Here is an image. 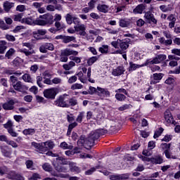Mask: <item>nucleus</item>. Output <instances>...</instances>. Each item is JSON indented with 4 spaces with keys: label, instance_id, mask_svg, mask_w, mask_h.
I'll return each mask as SVG.
<instances>
[{
    "label": "nucleus",
    "instance_id": "1",
    "mask_svg": "<svg viewBox=\"0 0 180 180\" xmlns=\"http://www.w3.org/2000/svg\"><path fill=\"white\" fill-rule=\"evenodd\" d=\"M103 133H105V130L103 129H97L91 131L88 137V142H86L87 146L92 147V146H94V143H95V140H98L99 136L101 134H103Z\"/></svg>",
    "mask_w": 180,
    "mask_h": 180
},
{
    "label": "nucleus",
    "instance_id": "2",
    "mask_svg": "<svg viewBox=\"0 0 180 180\" xmlns=\"http://www.w3.org/2000/svg\"><path fill=\"white\" fill-rule=\"evenodd\" d=\"M69 56H78V51L65 49L60 51V61L61 63H67Z\"/></svg>",
    "mask_w": 180,
    "mask_h": 180
},
{
    "label": "nucleus",
    "instance_id": "3",
    "mask_svg": "<svg viewBox=\"0 0 180 180\" xmlns=\"http://www.w3.org/2000/svg\"><path fill=\"white\" fill-rule=\"evenodd\" d=\"M58 94V89L52 87L44 91V96L47 99H55L56 96Z\"/></svg>",
    "mask_w": 180,
    "mask_h": 180
},
{
    "label": "nucleus",
    "instance_id": "4",
    "mask_svg": "<svg viewBox=\"0 0 180 180\" xmlns=\"http://www.w3.org/2000/svg\"><path fill=\"white\" fill-rule=\"evenodd\" d=\"M22 46L27 47L30 51L26 49H21L19 50L20 53H23L27 57H29V56H32V54H34V50L32 49L33 47L32 46V44L25 42L22 44Z\"/></svg>",
    "mask_w": 180,
    "mask_h": 180
},
{
    "label": "nucleus",
    "instance_id": "5",
    "mask_svg": "<svg viewBox=\"0 0 180 180\" xmlns=\"http://www.w3.org/2000/svg\"><path fill=\"white\" fill-rule=\"evenodd\" d=\"M32 147H34V148H36L38 153H41V154H43V153H46L48 151L47 147L46 146V142H41L39 143L32 142Z\"/></svg>",
    "mask_w": 180,
    "mask_h": 180
},
{
    "label": "nucleus",
    "instance_id": "6",
    "mask_svg": "<svg viewBox=\"0 0 180 180\" xmlns=\"http://www.w3.org/2000/svg\"><path fill=\"white\" fill-rule=\"evenodd\" d=\"M144 18L148 23H153V25H157L158 20L154 17V14L151 11H147L144 14Z\"/></svg>",
    "mask_w": 180,
    "mask_h": 180
},
{
    "label": "nucleus",
    "instance_id": "7",
    "mask_svg": "<svg viewBox=\"0 0 180 180\" xmlns=\"http://www.w3.org/2000/svg\"><path fill=\"white\" fill-rule=\"evenodd\" d=\"M53 75L49 70H46L42 73V78L44 79V84L46 85H51V77Z\"/></svg>",
    "mask_w": 180,
    "mask_h": 180
},
{
    "label": "nucleus",
    "instance_id": "8",
    "mask_svg": "<svg viewBox=\"0 0 180 180\" xmlns=\"http://www.w3.org/2000/svg\"><path fill=\"white\" fill-rule=\"evenodd\" d=\"M39 19H44L46 25H53V23H54V17L51 14L40 15Z\"/></svg>",
    "mask_w": 180,
    "mask_h": 180
},
{
    "label": "nucleus",
    "instance_id": "9",
    "mask_svg": "<svg viewBox=\"0 0 180 180\" xmlns=\"http://www.w3.org/2000/svg\"><path fill=\"white\" fill-rule=\"evenodd\" d=\"M4 110H13L15 109V100L11 99L2 105Z\"/></svg>",
    "mask_w": 180,
    "mask_h": 180
},
{
    "label": "nucleus",
    "instance_id": "10",
    "mask_svg": "<svg viewBox=\"0 0 180 180\" xmlns=\"http://www.w3.org/2000/svg\"><path fill=\"white\" fill-rule=\"evenodd\" d=\"M54 105L56 106H59L60 108H69L70 105L65 102L64 100V97L60 96L56 101L54 102Z\"/></svg>",
    "mask_w": 180,
    "mask_h": 180
},
{
    "label": "nucleus",
    "instance_id": "11",
    "mask_svg": "<svg viewBox=\"0 0 180 180\" xmlns=\"http://www.w3.org/2000/svg\"><path fill=\"white\" fill-rule=\"evenodd\" d=\"M74 29L75 32H79L80 36H85L86 34V32H85V30H86V27L84 24L80 23L77 26H74Z\"/></svg>",
    "mask_w": 180,
    "mask_h": 180
},
{
    "label": "nucleus",
    "instance_id": "12",
    "mask_svg": "<svg viewBox=\"0 0 180 180\" xmlns=\"http://www.w3.org/2000/svg\"><path fill=\"white\" fill-rule=\"evenodd\" d=\"M167 60V56L165 55H158L155 58H153L151 61L148 60V64H160V63Z\"/></svg>",
    "mask_w": 180,
    "mask_h": 180
},
{
    "label": "nucleus",
    "instance_id": "13",
    "mask_svg": "<svg viewBox=\"0 0 180 180\" xmlns=\"http://www.w3.org/2000/svg\"><path fill=\"white\" fill-rule=\"evenodd\" d=\"M97 95L98 96H104V98H109L110 96V92L108 91V89L97 87Z\"/></svg>",
    "mask_w": 180,
    "mask_h": 180
},
{
    "label": "nucleus",
    "instance_id": "14",
    "mask_svg": "<svg viewBox=\"0 0 180 180\" xmlns=\"http://www.w3.org/2000/svg\"><path fill=\"white\" fill-rule=\"evenodd\" d=\"M163 75L162 73H154L152 76V80L150 81L151 85H154L162 79Z\"/></svg>",
    "mask_w": 180,
    "mask_h": 180
},
{
    "label": "nucleus",
    "instance_id": "15",
    "mask_svg": "<svg viewBox=\"0 0 180 180\" xmlns=\"http://www.w3.org/2000/svg\"><path fill=\"white\" fill-rule=\"evenodd\" d=\"M164 117L167 123H168L169 124L170 123H174V118L172 117V114H171V111H169V110H167L165 112Z\"/></svg>",
    "mask_w": 180,
    "mask_h": 180
},
{
    "label": "nucleus",
    "instance_id": "16",
    "mask_svg": "<svg viewBox=\"0 0 180 180\" xmlns=\"http://www.w3.org/2000/svg\"><path fill=\"white\" fill-rule=\"evenodd\" d=\"M112 74L114 77H119L120 75L124 74V68H123V66H119L112 70Z\"/></svg>",
    "mask_w": 180,
    "mask_h": 180
},
{
    "label": "nucleus",
    "instance_id": "17",
    "mask_svg": "<svg viewBox=\"0 0 180 180\" xmlns=\"http://www.w3.org/2000/svg\"><path fill=\"white\" fill-rule=\"evenodd\" d=\"M8 179L25 180V177L16 174L15 172H11L8 174Z\"/></svg>",
    "mask_w": 180,
    "mask_h": 180
},
{
    "label": "nucleus",
    "instance_id": "18",
    "mask_svg": "<svg viewBox=\"0 0 180 180\" xmlns=\"http://www.w3.org/2000/svg\"><path fill=\"white\" fill-rule=\"evenodd\" d=\"M130 43V39H127L125 41H123L122 42L120 43V49H121V50L122 51H124V50H127L129 49V46Z\"/></svg>",
    "mask_w": 180,
    "mask_h": 180
},
{
    "label": "nucleus",
    "instance_id": "19",
    "mask_svg": "<svg viewBox=\"0 0 180 180\" xmlns=\"http://www.w3.org/2000/svg\"><path fill=\"white\" fill-rule=\"evenodd\" d=\"M22 23H25V25H30L31 26H34V25H36V20H34L32 17L25 18H22Z\"/></svg>",
    "mask_w": 180,
    "mask_h": 180
},
{
    "label": "nucleus",
    "instance_id": "20",
    "mask_svg": "<svg viewBox=\"0 0 180 180\" xmlns=\"http://www.w3.org/2000/svg\"><path fill=\"white\" fill-rule=\"evenodd\" d=\"M167 20H169L170 22L169 23V27H170V29H172V27H175V22H176V18H175V15L171 14L167 17Z\"/></svg>",
    "mask_w": 180,
    "mask_h": 180
},
{
    "label": "nucleus",
    "instance_id": "21",
    "mask_svg": "<svg viewBox=\"0 0 180 180\" xmlns=\"http://www.w3.org/2000/svg\"><path fill=\"white\" fill-rule=\"evenodd\" d=\"M22 75V72L20 71L15 72L14 75L10 77V81L12 84H16L18 82V77H20Z\"/></svg>",
    "mask_w": 180,
    "mask_h": 180
},
{
    "label": "nucleus",
    "instance_id": "22",
    "mask_svg": "<svg viewBox=\"0 0 180 180\" xmlns=\"http://www.w3.org/2000/svg\"><path fill=\"white\" fill-rule=\"evenodd\" d=\"M53 167L58 172H67L68 171V168L65 166H61L56 163H53Z\"/></svg>",
    "mask_w": 180,
    "mask_h": 180
},
{
    "label": "nucleus",
    "instance_id": "23",
    "mask_svg": "<svg viewBox=\"0 0 180 180\" xmlns=\"http://www.w3.org/2000/svg\"><path fill=\"white\" fill-rule=\"evenodd\" d=\"M108 9L109 6H107L106 4H98L97 6V10L103 13H108Z\"/></svg>",
    "mask_w": 180,
    "mask_h": 180
},
{
    "label": "nucleus",
    "instance_id": "24",
    "mask_svg": "<svg viewBox=\"0 0 180 180\" xmlns=\"http://www.w3.org/2000/svg\"><path fill=\"white\" fill-rule=\"evenodd\" d=\"M148 60H146V62L145 63V64L143 65H137V64H134L133 63H129V65H130V70H131L132 71H134L135 70H137V68H140L141 67H144L146 65H148Z\"/></svg>",
    "mask_w": 180,
    "mask_h": 180
},
{
    "label": "nucleus",
    "instance_id": "25",
    "mask_svg": "<svg viewBox=\"0 0 180 180\" xmlns=\"http://www.w3.org/2000/svg\"><path fill=\"white\" fill-rule=\"evenodd\" d=\"M146 10V6L143 4L138 5L133 11L134 13H143Z\"/></svg>",
    "mask_w": 180,
    "mask_h": 180
},
{
    "label": "nucleus",
    "instance_id": "26",
    "mask_svg": "<svg viewBox=\"0 0 180 180\" xmlns=\"http://www.w3.org/2000/svg\"><path fill=\"white\" fill-rule=\"evenodd\" d=\"M15 53H16V50L13 48H11L5 54V57L8 58V60H11L13 56H15Z\"/></svg>",
    "mask_w": 180,
    "mask_h": 180
},
{
    "label": "nucleus",
    "instance_id": "27",
    "mask_svg": "<svg viewBox=\"0 0 180 180\" xmlns=\"http://www.w3.org/2000/svg\"><path fill=\"white\" fill-rule=\"evenodd\" d=\"M150 162L152 164H162L164 160L160 156H155V158H150Z\"/></svg>",
    "mask_w": 180,
    "mask_h": 180
},
{
    "label": "nucleus",
    "instance_id": "28",
    "mask_svg": "<svg viewBox=\"0 0 180 180\" xmlns=\"http://www.w3.org/2000/svg\"><path fill=\"white\" fill-rule=\"evenodd\" d=\"M1 150L2 154L4 155V157H11V153L9 151V148L7 146H1Z\"/></svg>",
    "mask_w": 180,
    "mask_h": 180
},
{
    "label": "nucleus",
    "instance_id": "29",
    "mask_svg": "<svg viewBox=\"0 0 180 180\" xmlns=\"http://www.w3.org/2000/svg\"><path fill=\"white\" fill-rule=\"evenodd\" d=\"M60 147L63 150H72V148H74V146L72 144H68L67 142H62L60 144Z\"/></svg>",
    "mask_w": 180,
    "mask_h": 180
},
{
    "label": "nucleus",
    "instance_id": "30",
    "mask_svg": "<svg viewBox=\"0 0 180 180\" xmlns=\"http://www.w3.org/2000/svg\"><path fill=\"white\" fill-rule=\"evenodd\" d=\"M12 8H13V3L9 1H5L4 3V9L6 12H9Z\"/></svg>",
    "mask_w": 180,
    "mask_h": 180
},
{
    "label": "nucleus",
    "instance_id": "31",
    "mask_svg": "<svg viewBox=\"0 0 180 180\" xmlns=\"http://www.w3.org/2000/svg\"><path fill=\"white\" fill-rule=\"evenodd\" d=\"M69 165L71 172H77V174L81 172V169H79V167L75 165V163L69 162Z\"/></svg>",
    "mask_w": 180,
    "mask_h": 180
},
{
    "label": "nucleus",
    "instance_id": "32",
    "mask_svg": "<svg viewBox=\"0 0 180 180\" xmlns=\"http://www.w3.org/2000/svg\"><path fill=\"white\" fill-rule=\"evenodd\" d=\"M22 78L25 82L33 84V79L32 78V76H30V75L25 73L24 75H22Z\"/></svg>",
    "mask_w": 180,
    "mask_h": 180
},
{
    "label": "nucleus",
    "instance_id": "33",
    "mask_svg": "<svg viewBox=\"0 0 180 180\" xmlns=\"http://www.w3.org/2000/svg\"><path fill=\"white\" fill-rule=\"evenodd\" d=\"M7 42L6 41H0V54H4L8 46H6Z\"/></svg>",
    "mask_w": 180,
    "mask_h": 180
},
{
    "label": "nucleus",
    "instance_id": "34",
    "mask_svg": "<svg viewBox=\"0 0 180 180\" xmlns=\"http://www.w3.org/2000/svg\"><path fill=\"white\" fill-rule=\"evenodd\" d=\"M98 51L102 54H108L109 53V46L108 45H103L98 49Z\"/></svg>",
    "mask_w": 180,
    "mask_h": 180
},
{
    "label": "nucleus",
    "instance_id": "35",
    "mask_svg": "<svg viewBox=\"0 0 180 180\" xmlns=\"http://www.w3.org/2000/svg\"><path fill=\"white\" fill-rule=\"evenodd\" d=\"M119 25L120 27H129V26H130V22H129V21H126L124 19H121L119 21Z\"/></svg>",
    "mask_w": 180,
    "mask_h": 180
},
{
    "label": "nucleus",
    "instance_id": "36",
    "mask_svg": "<svg viewBox=\"0 0 180 180\" xmlns=\"http://www.w3.org/2000/svg\"><path fill=\"white\" fill-rule=\"evenodd\" d=\"M23 134L25 136L30 135L33 136L34 133H36V130L34 129H27L22 131Z\"/></svg>",
    "mask_w": 180,
    "mask_h": 180
},
{
    "label": "nucleus",
    "instance_id": "37",
    "mask_svg": "<svg viewBox=\"0 0 180 180\" xmlns=\"http://www.w3.org/2000/svg\"><path fill=\"white\" fill-rule=\"evenodd\" d=\"M45 145L47 147V150H53L54 147H56V144H54V142L52 141H48L45 142Z\"/></svg>",
    "mask_w": 180,
    "mask_h": 180
},
{
    "label": "nucleus",
    "instance_id": "38",
    "mask_svg": "<svg viewBox=\"0 0 180 180\" xmlns=\"http://www.w3.org/2000/svg\"><path fill=\"white\" fill-rule=\"evenodd\" d=\"M14 89L15 91H18V92H20L22 91V82H17L15 84H12Z\"/></svg>",
    "mask_w": 180,
    "mask_h": 180
},
{
    "label": "nucleus",
    "instance_id": "39",
    "mask_svg": "<svg viewBox=\"0 0 180 180\" xmlns=\"http://www.w3.org/2000/svg\"><path fill=\"white\" fill-rule=\"evenodd\" d=\"M47 33V31L44 30H38L37 31H34L33 32V34L34 36V37H36V36H44V34H46Z\"/></svg>",
    "mask_w": 180,
    "mask_h": 180
},
{
    "label": "nucleus",
    "instance_id": "40",
    "mask_svg": "<svg viewBox=\"0 0 180 180\" xmlns=\"http://www.w3.org/2000/svg\"><path fill=\"white\" fill-rule=\"evenodd\" d=\"M75 40V37L64 36L63 37V43H70V41H74Z\"/></svg>",
    "mask_w": 180,
    "mask_h": 180
},
{
    "label": "nucleus",
    "instance_id": "41",
    "mask_svg": "<svg viewBox=\"0 0 180 180\" xmlns=\"http://www.w3.org/2000/svg\"><path fill=\"white\" fill-rule=\"evenodd\" d=\"M35 25H38L39 26H46L47 24H46L44 19L40 18L39 17V18L35 20Z\"/></svg>",
    "mask_w": 180,
    "mask_h": 180
},
{
    "label": "nucleus",
    "instance_id": "42",
    "mask_svg": "<svg viewBox=\"0 0 180 180\" xmlns=\"http://www.w3.org/2000/svg\"><path fill=\"white\" fill-rule=\"evenodd\" d=\"M160 9L162 11V12H169L172 11V8L171 6L165 5L160 6Z\"/></svg>",
    "mask_w": 180,
    "mask_h": 180
},
{
    "label": "nucleus",
    "instance_id": "43",
    "mask_svg": "<svg viewBox=\"0 0 180 180\" xmlns=\"http://www.w3.org/2000/svg\"><path fill=\"white\" fill-rule=\"evenodd\" d=\"M23 14L22 13H19L15 15H14L13 20L14 22H20L22 23V21L23 20Z\"/></svg>",
    "mask_w": 180,
    "mask_h": 180
},
{
    "label": "nucleus",
    "instance_id": "44",
    "mask_svg": "<svg viewBox=\"0 0 180 180\" xmlns=\"http://www.w3.org/2000/svg\"><path fill=\"white\" fill-rule=\"evenodd\" d=\"M115 99H117V101H119L120 102H123V101L126 99V96L122 94L117 93L115 94Z\"/></svg>",
    "mask_w": 180,
    "mask_h": 180
},
{
    "label": "nucleus",
    "instance_id": "45",
    "mask_svg": "<svg viewBox=\"0 0 180 180\" xmlns=\"http://www.w3.org/2000/svg\"><path fill=\"white\" fill-rule=\"evenodd\" d=\"M65 20L68 25H72V20H74V17L70 13H68L65 16Z\"/></svg>",
    "mask_w": 180,
    "mask_h": 180
},
{
    "label": "nucleus",
    "instance_id": "46",
    "mask_svg": "<svg viewBox=\"0 0 180 180\" xmlns=\"http://www.w3.org/2000/svg\"><path fill=\"white\" fill-rule=\"evenodd\" d=\"M51 85L54 84L55 85H58V84H61L63 82V79L60 77H54L52 80L51 79Z\"/></svg>",
    "mask_w": 180,
    "mask_h": 180
},
{
    "label": "nucleus",
    "instance_id": "47",
    "mask_svg": "<svg viewBox=\"0 0 180 180\" xmlns=\"http://www.w3.org/2000/svg\"><path fill=\"white\" fill-rule=\"evenodd\" d=\"M82 88H84V86H82V84H78V83L73 84L71 86V89L72 91H75V89H82Z\"/></svg>",
    "mask_w": 180,
    "mask_h": 180
},
{
    "label": "nucleus",
    "instance_id": "48",
    "mask_svg": "<svg viewBox=\"0 0 180 180\" xmlns=\"http://www.w3.org/2000/svg\"><path fill=\"white\" fill-rule=\"evenodd\" d=\"M0 29H2V30H8V29H9V26L1 19H0Z\"/></svg>",
    "mask_w": 180,
    "mask_h": 180
},
{
    "label": "nucleus",
    "instance_id": "49",
    "mask_svg": "<svg viewBox=\"0 0 180 180\" xmlns=\"http://www.w3.org/2000/svg\"><path fill=\"white\" fill-rule=\"evenodd\" d=\"M96 61H98V57L93 56L88 59L87 64L88 65H92V64H94Z\"/></svg>",
    "mask_w": 180,
    "mask_h": 180
},
{
    "label": "nucleus",
    "instance_id": "50",
    "mask_svg": "<svg viewBox=\"0 0 180 180\" xmlns=\"http://www.w3.org/2000/svg\"><path fill=\"white\" fill-rule=\"evenodd\" d=\"M56 161H60V164H62L63 165H67L69 164L68 161H67V160H65V158H63V157H58L56 158Z\"/></svg>",
    "mask_w": 180,
    "mask_h": 180
},
{
    "label": "nucleus",
    "instance_id": "51",
    "mask_svg": "<svg viewBox=\"0 0 180 180\" xmlns=\"http://www.w3.org/2000/svg\"><path fill=\"white\" fill-rule=\"evenodd\" d=\"M110 180H122L120 174H112L109 176Z\"/></svg>",
    "mask_w": 180,
    "mask_h": 180
},
{
    "label": "nucleus",
    "instance_id": "52",
    "mask_svg": "<svg viewBox=\"0 0 180 180\" xmlns=\"http://www.w3.org/2000/svg\"><path fill=\"white\" fill-rule=\"evenodd\" d=\"M130 106H131L130 104H124L120 106L118 108V110H120V112H123V110H127V109H130Z\"/></svg>",
    "mask_w": 180,
    "mask_h": 180
},
{
    "label": "nucleus",
    "instance_id": "53",
    "mask_svg": "<svg viewBox=\"0 0 180 180\" xmlns=\"http://www.w3.org/2000/svg\"><path fill=\"white\" fill-rule=\"evenodd\" d=\"M55 27H56L57 30H61V29H64V27H65V25L58 21L55 22Z\"/></svg>",
    "mask_w": 180,
    "mask_h": 180
},
{
    "label": "nucleus",
    "instance_id": "54",
    "mask_svg": "<svg viewBox=\"0 0 180 180\" xmlns=\"http://www.w3.org/2000/svg\"><path fill=\"white\" fill-rule=\"evenodd\" d=\"M88 143V138L85 139V137L81 136L77 141V144H86Z\"/></svg>",
    "mask_w": 180,
    "mask_h": 180
},
{
    "label": "nucleus",
    "instance_id": "55",
    "mask_svg": "<svg viewBox=\"0 0 180 180\" xmlns=\"http://www.w3.org/2000/svg\"><path fill=\"white\" fill-rule=\"evenodd\" d=\"M42 168L44 169V171L50 172L51 170V165H50L49 163H44L42 165Z\"/></svg>",
    "mask_w": 180,
    "mask_h": 180
},
{
    "label": "nucleus",
    "instance_id": "56",
    "mask_svg": "<svg viewBox=\"0 0 180 180\" xmlns=\"http://www.w3.org/2000/svg\"><path fill=\"white\" fill-rule=\"evenodd\" d=\"M6 39L8 40V41H15L16 40V38L13 35H11L8 34H6Z\"/></svg>",
    "mask_w": 180,
    "mask_h": 180
},
{
    "label": "nucleus",
    "instance_id": "57",
    "mask_svg": "<svg viewBox=\"0 0 180 180\" xmlns=\"http://www.w3.org/2000/svg\"><path fill=\"white\" fill-rule=\"evenodd\" d=\"M41 81H43V77L41 76L37 77V84L39 88H41L43 86V83H41Z\"/></svg>",
    "mask_w": 180,
    "mask_h": 180
},
{
    "label": "nucleus",
    "instance_id": "58",
    "mask_svg": "<svg viewBox=\"0 0 180 180\" xmlns=\"http://www.w3.org/2000/svg\"><path fill=\"white\" fill-rule=\"evenodd\" d=\"M84 112H79L76 121L77 123H81L82 122V119H84Z\"/></svg>",
    "mask_w": 180,
    "mask_h": 180
},
{
    "label": "nucleus",
    "instance_id": "59",
    "mask_svg": "<svg viewBox=\"0 0 180 180\" xmlns=\"http://www.w3.org/2000/svg\"><path fill=\"white\" fill-rule=\"evenodd\" d=\"M119 41H121L120 39H117V41H113L111 42V46L114 47V49H119V46L120 43Z\"/></svg>",
    "mask_w": 180,
    "mask_h": 180
},
{
    "label": "nucleus",
    "instance_id": "60",
    "mask_svg": "<svg viewBox=\"0 0 180 180\" xmlns=\"http://www.w3.org/2000/svg\"><path fill=\"white\" fill-rule=\"evenodd\" d=\"M8 172V167L5 166L0 167V175H5Z\"/></svg>",
    "mask_w": 180,
    "mask_h": 180
},
{
    "label": "nucleus",
    "instance_id": "61",
    "mask_svg": "<svg viewBox=\"0 0 180 180\" xmlns=\"http://www.w3.org/2000/svg\"><path fill=\"white\" fill-rule=\"evenodd\" d=\"M77 79H78L77 76H72L68 79V84H74V82H77Z\"/></svg>",
    "mask_w": 180,
    "mask_h": 180
},
{
    "label": "nucleus",
    "instance_id": "62",
    "mask_svg": "<svg viewBox=\"0 0 180 180\" xmlns=\"http://www.w3.org/2000/svg\"><path fill=\"white\" fill-rule=\"evenodd\" d=\"M4 127L8 130V129H12V127H13V123H12V121H8L4 125Z\"/></svg>",
    "mask_w": 180,
    "mask_h": 180
},
{
    "label": "nucleus",
    "instance_id": "63",
    "mask_svg": "<svg viewBox=\"0 0 180 180\" xmlns=\"http://www.w3.org/2000/svg\"><path fill=\"white\" fill-rule=\"evenodd\" d=\"M121 180H127L130 178V173L120 174Z\"/></svg>",
    "mask_w": 180,
    "mask_h": 180
},
{
    "label": "nucleus",
    "instance_id": "64",
    "mask_svg": "<svg viewBox=\"0 0 180 180\" xmlns=\"http://www.w3.org/2000/svg\"><path fill=\"white\" fill-rule=\"evenodd\" d=\"M172 54H174L175 56H179L180 57V49H173L172 50Z\"/></svg>",
    "mask_w": 180,
    "mask_h": 180
}]
</instances>
